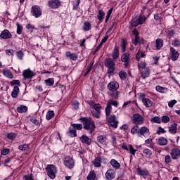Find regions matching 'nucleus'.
<instances>
[{"label":"nucleus","instance_id":"nucleus-60","mask_svg":"<svg viewBox=\"0 0 180 180\" xmlns=\"http://www.w3.org/2000/svg\"><path fill=\"white\" fill-rule=\"evenodd\" d=\"M157 134L160 135V134H164L165 133H167V131H165V129H164V128L159 127L157 131H156Z\"/></svg>","mask_w":180,"mask_h":180},{"label":"nucleus","instance_id":"nucleus-64","mask_svg":"<svg viewBox=\"0 0 180 180\" xmlns=\"http://www.w3.org/2000/svg\"><path fill=\"white\" fill-rule=\"evenodd\" d=\"M176 100H172L169 101L168 106L169 108H174V105H176Z\"/></svg>","mask_w":180,"mask_h":180},{"label":"nucleus","instance_id":"nucleus-56","mask_svg":"<svg viewBox=\"0 0 180 180\" xmlns=\"http://www.w3.org/2000/svg\"><path fill=\"white\" fill-rule=\"evenodd\" d=\"M127 46V42L124 39L122 40L121 47H122V53H126V46Z\"/></svg>","mask_w":180,"mask_h":180},{"label":"nucleus","instance_id":"nucleus-37","mask_svg":"<svg viewBox=\"0 0 180 180\" xmlns=\"http://www.w3.org/2000/svg\"><path fill=\"white\" fill-rule=\"evenodd\" d=\"M155 89L157 92H160V94H167V92H168V89L166 87H162L160 85L156 86Z\"/></svg>","mask_w":180,"mask_h":180},{"label":"nucleus","instance_id":"nucleus-9","mask_svg":"<svg viewBox=\"0 0 180 180\" xmlns=\"http://www.w3.org/2000/svg\"><path fill=\"white\" fill-rule=\"evenodd\" d=\"M132 122L134 123V124L138 126L140 124H143V123H144V117L139 113L134 114L132 116Z\"/></svg>","mask_w":180,"mask_h":180},{"label":"nucleus","instance_id":"nucleus-52","mask_svg":"<svg viewBox=\"0 0 180 180\" xmlns=\"http://www.w3.org/2000/svg\"><path fill=\"white\" fill-rule=\"evenodd\" d=\"M119 76L121 78V79H126V78L127 77V73H126V72L122 70L119 72Z\"/></svg>","mask_w":180,"mask_h":180},{"label":"nucleus","instance_id":"nucleus-63","mask_svg":"<svg viewBox=\"0 0 180 180\" xmlns=\"http://www.w3.org/2000/svg\"><path fill=\"white\" fill-rule=\"evenodd\" d=\"M161 14L158 13V12H156V13L154 14V19L155 20H157V22H161Z\"/></svg>","mask_w":180,"mask_h":180},{"label":"nucleus","instance_id":"nucleus-49","mask_svg":"<svg viewBox=\"0 0 180 180\" xmlns=\"http://www.w3.org/2000/svg\"><path fill=\"white\" fill-rule=\"evenodd\" d=\"M145 143L146 144H149V145H148V147H149V148H153L154 142H153V139L151 138H149V139L145 140Z\"/></svg>","mask_w":180,"mask_h":180},{"label":"nucleus","instance_id":"nucleus-20","mask_svg":"<svg viewBox=\"0 0 180 180\" xmlns=\"http://www.w3.org/2000/svg\"><path fill=\"white\" fill-rule=\"evenodd\" d=\"M115 176H116V172L113 169H109L105 172V178L108 180L115 179Z\"/></svg>","mask_w":180,"mask_h":180},{"label":"nucleus","instance_id":"nucleus-31","mask_svg":"<svg viewBox=\"0 0 180 180\" xmlns=\"http://www.w3.org/2000/svg\"><path fill=\"white\" fill-rule=\"evenodd\" d=\"M141 77L143 79H146V78H148V77H150V69L148 68H146L141 70Z\"/></svg>","mask_w":180,"mask_h":180},{"label":"nucleus","instance_id":"nucleus-2","mask_svg":"<svg viewBox=\"0 0 180 180\" xmlns=\"http://www.w3.org/2000/svg\"><path fill=\"white\" fill-rule=\"evenodd\" d=\"M89 105H90V107L92 109L91 115L93 117H95L96 119H101V109H102V105H101L99 103H95L94 101H89Z\"/></svg>","mask_w":180,"mask_h":180},{"label":"nucleus","instance_id":"nucleus-41","mask_svg":"<svg viewBox=\"0 0 180 180\" xmlns=\"http://www.w3.org/2000/svg\"><path fill=\"white\" fill-rule=\"evenodd\" d=\"M96 178V173L94 170L89 172L87 176V180H95Z\"/></svg>","mask_w":180,"mask_h":180},{"label":"nucleus","instance_id":"nucleus-12","mask_svg":"<svg viewBox=\"0 0 180 180\" xmlns=\"http://www.w3.org/2000/svg\"><path fill=\"white\" fill-rule=\"evenodd\" d=\"M108 123L110 127H113V129H117V125L119 124V122H117V118H116V115H110L108 119Z\"/></svg>","mask_w":180,"mask_h":180},{"label":"nucleus","instance_id":"nucleus-4","mask_svg":"<svg viewBox=\"0 0 180 180\" xmlns=\"http://www.w3.org/2000/svg\"><path fill=\"white\" fill-rule=\"evenodd\" d=\"M105 65L108 68V74H113L115 72V68L116 63H115V60L108 58L105 60Z\"/></svg>","mask_w":180,"mask_h":180},{"label":"nucleus","instance_id":"nucleus-10","mask_svg":"<svg viewBox=\"0 0 180 180\" xmlns=\"http://www.w3.org/2000/svg\"><path fill=\"white\" fill-rule=\"evenodd\" d=\"M139 98H141L144 106L146 108H151L153 106V101L149 98H146V94L144 93L139 94Z\"/></svg>","mask_w":180,"mask_h":180},{"label":"nucleus","instance_id":"nucleus-48","mask_svg":"<svg viewBox=\"0 0 180 180\" xmlns=\"http://www.w3.org/2000/svg\"><path fill=\"white\" fill-rule=\"evenodd\" d=\"M172 162V157L171 155H167L165 157V164L166 165H169Z\"/></svg>","mask_w":180,"mask_h":180},{"label":"nucleus","instance_id":"nucleus-36","mask_svg":"<svg viewBox=\"0 0 180 180\" xmlns=\"http://www.w3.org/2000/svg\"><path fill=\"white\" fill-rule=\"evenodd\" d=\"M16 110L18 113H26V112H27V107L26 105H21L17 108Z\"/></svg>","mask_w":180,"mask_h":180},{"label":"nucleus","instance_id":"nucleus-19","mask_svg":"<svg viewBox=\"0 0 180 180\" xmlns=\"http://www.w3.org/2000/svg\"><path fill=\"white\" fill-rule=\"evenodd\" d=\"M170 58L172 61H176L179 58V53L174 49V47L170 48Z\"/></svg>","mask_w":180,"mask_h":180},{"label":"nucleus","instance_id":"nucleus-50","mask_svg":"<svg viewBox=\"0 0 180 180\" xmlns=\"http://www.w3.org/2000/svg\"><path fill=\"white\" fill-rule=\"evenodd\" d=\"M146 20H147V18H146V16L144 15H140L138 18V22L139 23V25H143V23L146 22Z\"/></svg>","mask_w":180,"mask_h":180},{"label":"nucleus","instance_id":"nucleus-53","mask_svg":"<svg viewBox=\"0 0 180 180\" xmlns=\"http://www.w3.org/2000/svg\"><path fill=\"white\" fill-rule=\"evenodd\" d=\"M150 122L152 123H158V124H160V123H161V119L160 118V117L155 116L151 118Z\"/></svg>","mask_w":180,"mask_h":180},{"label":"nucleus","instance_id":"nucleus-46","mask_svg":"<svg viewBox=\"0 0 180 180\" xmlns=\"http://www.w3.org/2000/svg\"><path fill=\"white\" fill-rule=\"evenodd\" d=\"M146 67H147V63L144 61H141L138 64V69L139 71H142L143 70H146Z\"/></svg>","mask_w":180,"mask_h":180},{"label":"nucleus","instance_id":"nucleus-11","mask_svg":"<svg viewBox=\"0 0 180 180\" xmlns=\"http://www.w3.org/2000/svg\"><path fill=\"white\" fill-rule=\"evenodd\" d=\"M150 136V129L147 127H141L139 128V137H145L147 139Z\"/></svg>","mask_w":180,"mask_h":180},{"label":"nucleus","instance_id":"nucleus-39","mask_svg":"<svg viewBox=\"0 0 180 180\" xmlns=\"http://www.w3.org/2000/svg\"><path fill=\"white\" fill-rule=\"evenodd\" d=\"M143 153L146 157V158H151V155H153V151L148 148H145L143 150Z\"/></svg>","mask_w":180,"mask_h":180},{"label":"nucleus","instance_id":"nucleus-1","mask_svg":"<svg viewBox=\"0 0 180 180\" xmlns=\"http://www.w3.org/2000/svg\"><path fill=\"white\" fill-rule=\"evenodd\" d=\"M79 120L83 124L84 129H85V130H88L90 134H92V133L95 131L96 126H95V122L91 120V118L86 117H80Z\"/></svg>","mask_w":180,"mask_h":180},{"label":"nucleus","instance_id":"nucleus-24","mask_svg":"<svg viewBox=\"0 0 180 180\" xmlns=\"http://www.w3.org/2000/svg\"><path fill=\"white\" fill-rule=\"evenodd\" d=\"M102 157L97 156L94 160H93V165L95 167V168H101L102 167Z\"/></svg>","mask_w":180,"mask_h":180},{"label":"nucleus","instance_id":"nucleus-15","mask_svg":"<svg viewBox=\"0 0 180 180\" xmlns=\"http://www.w3.org/2000/svg\"><path fill=\"white\" fill-rule=\"evenodd\" d=\"M121 61H122V63H124V68H127L130 63V53L129 52H127L122 54L121 56Z\"/></svg>","mask_w":180,"mask_h":180},{"label":"nucleus","instance_id":"nucleus-61","mask_svg":"<svg viewBox=\"0 0 180 180\" xmlns=\"http://www.w3.org/2000/svg\"><path fill=\"white\" fill-rule=\"evenodd\" d=\"M16 56L19 60H23L25 53H23V51H19L17 52Z\"/></svg>","mask_w":180,"mask_h":180},{"label":"nucleus","instance_id":"nucleus-17","mask_svg":"<svg viewBox=\"0 0 180 180\" xmlns=\"http://www.w3.org/2000/svg\"><path fill=\"white\" fill-rule=\"evenodd\" d=\"M170 155L172 160H179L180 150L178 148H174L170 152Z\"/></svg>","mask_w":180,"mask_h":180},{"label":"nucleus","instance_id":"nucleus-35","mask_svg":"<svg viewBox=\"0 0 180 180\" xmlns=\"http://www.w3.org/2000/svg\"><path fill=\"white\" fill-rule=\"evenodd\" d=\"M132 43L134 44V46H137V44H143L144 43V39L141 37H136L134 40H132Z\"/></svg>","mask_w":180,"mask_h":180},{"label":"nucleus","instance_id":"nucleus-33","mask_svg":"<svg viewBox=\"0 0 180 180\" xmlns=\"http://www.w3.org/2000/svg\"><path fill=\"white\" fill-rule=\"evenodd\" d=\"M110 164L115 169H120V163H119V162L115 159H112L110 162Z\"/></svg>","mask_w":180,"mask_h":180},{"label":"nucleus","instance_id":"nucleus-18","mask_svg":"<svg viewBox=\"0 0 180 180\" xmlns=\"http://www.w3.org/2000/svg\"><path fill=\"white\" fill-rule=\"evenodd\" d=\"M22 75L25 79H32L34 77V72L30 70V68H28L22 72Z\"/></svg>","mask_w":180,"mask_h":180},{"label":"nucleus","instance_id":"nucleus-21","mask_svg":"<svg viewBox=\"0 0 180 180\" xmlns=\"http://www.w3.org/2000/svg\"><path fill=\"white\" fill-rule=\"evenodd\" d=\"M122 148H123V150L129 151V153H130V154H131L132 155H136V151H137V150L134 149L132 145H129L127 146V145L124 143L122 146Z\"/></svg>","mask_w":180,"mask_h":180},{"label":"nucleus","instance_id":"nucleus-42","mask_svg":"<svg viewBox=\"0 0 180 180\" xmlns=\"http://www.w3.org/2000/svg\"><path fill=\"white\" fill-rule=\"evenodd\" d=\"M144 57H146L144 52L139 51L136 55V60L140 61V58H144Z\"/></svg>","mask_w":180,"mask_h":180},{"label":"nucleus","instance_id":"nucleus-25","mask_svg":"<svg viewBox=\"0 0 180 180\" xmlns=\"http://www.w3.org/2000/svg\"><path fill=\"white\" fill-rule=\"evenodd\" d=\"M80 141L83 144H86L87 146H91V144L92 143V139H91L89 137H88L86 135H82L80 137Z\"/></svg>","mask_w":180,"mask_h":180},{"label":"nucleus","instance_id":"nucleus-23","mask_svg":"<svg viewBox=\"0 0 180 180\" xmlns=\"http://www.w3.org/2000/svg\"><path fill=\"white\" fill-rule=\"evenodd\" d=\"M0 37L6 40L7 39H12V34L8 30H4L1 32Z\"/></svg>","mask_w":180,"mask_h":180},{"label":"nucleus","instance_id":"nucleus-55","mask_svg":"<svg viewBox=\"0 0 180 180\" xmlns=\"http://www.w3.org/2000/svg\"><path fill=\"white\" fill-rule=\"evenodd\" d=\"M17 26V31L16 33L17 34H22V30H23V27L19 24V22L16 23Z\"/></svg>","mask_w":180,"mask_h":180},{"label":"nucleus","instance_id":"nucleus-62","mask_svg":"<svg viewBox=\"0 0 180 180\" xmlns=\"http://www.w3.org/2000/svg\"><path fill=\"white\" fill-rule=\"evenodd\" d=\"M23 180H34V179H33V174H27L23 176Z\"/></svg>","mask_w":180,"mask_h":180},{"label":"nucleus","instance_id":"nucleus-54","mask_svg":"<svg viewBox=\"0 0 180 180\" xmlns=\"http://www.w3.org/2000/svg\"><path fill=\"white\" fill-rule=\"evenodd\" d=\"M68 135L70 137H77V130L70 129L68 131Z\"/></svg>","mask_w":180,"mask_h":180},{"label":"nucleus","instance_id":"nucleus-34","mask_svg":"<svg viewBox=\"0 0 180 180\" xmlns=\"http://www.w3.org/2000/svg\"><path fill=\"white\" fill-rule=\"evenodd\" d=\"M97 19L100 22V23H102V22H103V19H105V11H103V10L98 11Z\"/></svg>","mask_w":180,"mask_h":180},{"label":"nucleus","instance_id":"nucleus-8","mask_svg":"<svg viewBox=\"0 0 180 180\" xmlns=\"http://www.w3.org/2000/svg\"><path fill=\"white\" fill-rule=\"evenodd\" d=\"M112 106H115V108H117L119 106V102L116 101H110L107 103V106L105 108V115L106 116H110V113H112Z\"/></svg>","mask_w":180,"mask_h":180},{"label":"nucleus","instance_id":"nucleus-29","mask_svg":"<svg viewBox=\"0 0 180 180\" xmlns=\"http://www.w3.org/2000/svg\"><path fill=\"white\" fill-rule=\"evenodd\" d=\"M97 141H98V143L101 144V146H107L108 145V143L106 142V136H105L100 135V136H97Z\"/></svg>","mask_w":180,"mask_h":180},{"label":"nucleus","instance_id":"nucleus-59","mask_svg":"<svg viewBox=\"0 0 180 180\" xmlns=\"http://www.w3.org/2000/svg\"><path fill=\"white\" fill-rule=\"evenodd\" d=\"M170 120L171 119L167 115H163L161 118V121L162 122V123H168V122H169Z\"/></svg>","mask_w":180,"mask_h":180},{"label":"nucleus","instance_id":"nucleus-27","mask_svg":"<svg viewBox=\"0 0 180 180\" xmlns=\"http://www.w3.org/2000/svg\"><path fill=\"white\" fill-rule=\"evenodd\" d=\"M178 124L177 123H174L172 124L169 127V133L170 134H176V131L178 130Z\"/></svg>","mask_w":180,"mask_h":180},{"label":"nucleus","instance_id":"nucleus-43","mask_svg":"<svg viewBox=\"0 0 180 180\" xmlns=\"http://www.w3.org/2000/svg\"><path fill=\"white\" fill-rule=\"evenodd\" d=\"M18 150L20 151H29L30 148L29 147V144H23L18 146Z\"/></svg>","mask_w":180,"mask_h":180},{"label":"nucleus","instance_id":"nucleus-22","mask_svg":"<svg viewBox=\"0 0 180 180\" xmlns=\"http://www.w3.org/2000/svg\"><path fill=\"white\" fill-rule=\"evenodd\" d=\"M156 143L158 146H167L168 144V139L164 136H160L158 139H156Z\"/></svg>","mask_w":180,"mask_h":180},{"label":"nucleus","instance_id":"nucleus-5","mask_svg":"<svg viewBox=\"0 0 180 180\" xmlns=\"http://www.w3.org/2000/svg\"><path fill=\"white\" fill-rule=\"evenodd\" d=\"M12 86H14L13 91L11 92V96L14 99L18 98V95H19V86H20V81L19 80H13L11 82Z\"/></svg>","mask_w":180,"mask_h":180},{"label":"nucleus","instance_id":"nucleus-57","mask_svg":"<svg viewBox=\"0 0 180 180\" xmlns=\"http://www.w3.org/2000/svg\"><path fill=\"white\" fill-rule=\"evenodd\" d=\"M7 139H8V140H15V139H16V134L13 132L8 133L7 134Z\"/></svg>","mask_w":180,"mask_h":180},{"label":"nucleus","instance_id":"nucleus-44","mask_svg":"<svg viewBox=\"0 0 180 180\" xmlns=\"http://www.w3.org/2000/svg\"><path fill=\"white\" fill-rule=\"evenodd\" d=\"M139 131H140V128L139 127V125H135L131 129V134H137L138 137H139Z\"/></svg>","mask_w":180,"mask_h":180},{"label":"nucleus","instance_id":"nucleus-3","mask_svg":"<svg viewBox=\"0 0 180 180\" xmlns=\"http://www.w3.org/2000/svg\"><path fill=\"white\" fill-rule=\"evenodd\" d=\"M108 89L111 91V92H114L112 97L115 98V99L119 97V91H117L119 89V83L117 82H110L108 84Z\"/></svg>","mask_w":180,"mask_h":180},{"label":"nucleus","instance_id":"nucleus-58","mask_svg":"<svg viewBox=\"0 0 180 180\" xmlns=\"http://www.w3.org/2000/svg\"><path fill=\"white\" fill-rule=\"evenodd\" d=\"M172 44L174 47H179L180 46V40L179 39H174L172 41Z\"/></svg>","mask_w":180,"mask_h":180},{"label":"nucleus","instance_id":"nucleus-14","mask_svg":"<svg viewBox=\"0 0 180 180\" xmlns=\"http://www.w3.org/2000/svg\"><path fill=\"white\" fill-rule=\"evenodd\" d=\"M48 6L51 9H58L61 6V1L60 0H50L48 2Z\"/></svg>","mask_w":180,"mask_h":180},{"label":"nucleus","instance_id":"nucleus-47","mask_svg":"<svg viewBox=\"0 0 180 180\" xmlns=\"http://www.w3.org/2000/svg\"><path fill=\"white\" fill-rule=\"evenodd\" d=\"M54 117V111L50 110L48 111L46 115V120H51Z\"/></svg>","mask_w":180,"mask_h":180},{"label":"nucleus","instance_id":"nucleus-32","mask_svg":"<svg viewBox=\"0 0 180 180\" xmlns=\"http://www.w3.org/2000/svg\"><path fill=\"white\" fill-rule=\"evenodd\" d=\"M3 75H4V77H6V78L13 79V73H12V72H11V70L8 69L3 70Z\"/></svg>","mask_w":180,"mask_h":180},{"label":"nucleus","instance_id":"nucleus-6","mask_svg":"<svg viewBox=\"0 0 180 180\" xmlns=\"http://www.w3.org/2000/svg\"><path fill=\"white\" fill-rule=\"evenodd\" d=\"M63 164L68 169H72L75 167V160L71 156H66L63 159Z\"/></svg>","mask_w":180,"mask_h":180},{"label":"nucleus","instance_id":"nucleus-45","mask_svg":"<svg viewBox=\"0 0 180 180\" xmlns=\"http://www.w3.org/2000/svg\"><path fill=\"white\" fill-rule=\"evenodd\" d=\"M46 86H53L54 85V79L49 78L44 81Z\"/></svg>","mask_w":180,"mask_h":180},{"label":"nucleus","instance_id":"nucleus-16","mask_svg":"<svg viewBox=\"0 0 180 180\" xmlns=\"http://www.w3.org/2000/svg\"><path fill=\"white\" fill-rule=\"evenodd\" d=\"M136 171H137V175H139L140 176H143V178L144 179L147 178V176H148V175L150 174V172H148V169H147L146 168L143 169L140 167H138L136 168Z\"/></svg>","mask_w":180,"mask_h":180},{"label":"nucleus","instance_id":"nucleus-40","mask_svg":"<svg viewBox=\"0 0 180 180\" xmlns=\"http://www.w3.org/2000/svg\"><path fill=\"white\" fill-rule=\"evenodd\" d=\"M140 25L139 23V20L137 18H134L131 21V25L129 26V29H133V27H137Z\"/></svg>","mask_w":180,"mask_h":180},{"label":"nucleus","instance_id":"nucleus-26","mask_svg":"<svg viewBox=\"0 0 180 180\" xmlns=\"http://www.w3.org/2000/svg\"><path fill=\"white\" fill-rule=\"evenodd\" d=\"M65 56L67 58H70V60H72V61H77L78 60V55L75 53H71L70 51H67L65 53Z\"/></svg>","mask_w":180,"mask_h":180},{"label":"nucleus","instance_id":"nucleus-30","mask_svg":"<svg viewBox=\"0 0 180 180\" xmlns=\"http://www.w3.org/2000/svg\"><path fill=\"white\" fill-rule=\"evenodd\" d=\"M164 46V40L162 39H157L155 40V47L156 50H161Z\"/></svg>","mask_w":180,"mask_h":180},{"label":"nucleus","instance_id":"nucleus-38","mask_svg":"<svg viewBox=\"0 0 180 180\" xmlns=\"http://www.w3.org/2000/svg\"><path fill=\"white\" fill-rule=\"evenodd\" d=\"M91 27H92V25H91V22H89V21L84 22L83 25V30L84 32H89Z\"/></svg>","mask_w":180,"mask_h":180},{"label":"nucleus","instance_id":"nucleus-7","mask_svg":"<svg viewBox=\"0 0 180 180\" xmlns=\"http://www.w3.org/2000/svg\"><path fill=\"white\" fill-rule=\"evenodd\" d=\"M46 174L51 179L56 178V174H57V167L54 165H48L46 168Z\"/></svg>","mask_w":180,"mask_h":180},{"label":"nucleus","instance_id":"nucleus-28","mask_svg":"<svg viewBox=\"0 0 180 180\" xmlns=\"http://www.w3.org/2000/svg\"><path fill=\"white\" fill-rule=\"evenodd\" d=\"M119 56H120L119 46H115L114 47L113 51L112 53V59L115 61H116V60H117L119 58Z\"/></svg>","mask_w":180,"mask_h":180},{"label":"nucleus","instance_id":"nucleus-13","mask_svg":"<svg viewBox=\"0 0 180 180\" xmlns=\"http://www.w3.org/2000/svg\"><path fill=\"white\" fill-rule=\"evenodd\" d=\"M31 13L34 18H40L41 16V8L39 6H33L32 7Z\"/></svg>","mask_w":180,"mask_h":180},{"label":"nucleus","instance_id":"nucleus-51","mask_svg":"<svg viewBox=\"0 0 180 180\" xmlns=\"http://www.w3.org/2000/svg\"><path fill=\"white\" fill-rule=\"evenodd\" d=\"M71 126L75 129V130H82V124H71Z\"/></svg>","mask_w":180,"mask_h":180}]
</instances>
